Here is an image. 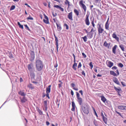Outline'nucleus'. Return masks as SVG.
Wrapping results in <instances>:
<instances>
[{
	"instance_id": "15",
	"label": "nucleus",
	"mask_w": 126,
	"mask_h": 126,
	"mask_svg": "<svg viewBox=\"0 0 126 126\" xmlns=\"http://www.w3.org/2000/svg\"><path fill=\"white\" fill-rule=\"evenodd\" d=\"M117 47V45H115L112 48V52L114 54H116V49Z\"/></svg>"
},
{
	"instance_id": "27",
	"label": "nucleus",
	"mask_w": 126,
	"mask_h": 126,
	"mask_svg": "<svg viewBox=\"0 0 126 126\" xmlns=\"http://www.w3.org/2000/svg\"><path fill=\"white\" fill-rule=\"evenodd\" d=\"M77 66V63L75 62L72 66V68L75 70H76V67Z\"/></svg>"
},
{
	"instance_id": "17",
	"label": "nucleus",
	"mask_w": 126,
	"mask_h": 126,
	"mask_svg": "<svg viewBox=\"0 0 126 126\" xmlns=\"http://www.w3.org/2000/svg\"><path fill=\"white\" fill-rule=\"evenodd\" d=\"M30 75L31 78H34L35 76V75L34 73V72L33 70L30 71Z\"/></svg>"
},
{
	"instance_id": "31",
	"label": "nucleus",
	"mask_w": 126,
	"mask_h": 126,
	"mask_svg": "<svg viewBox=\"0 0 126 126\" xmlns=\"http://www.w3.org/2000/svg\"><path fill=\"white\" fill-rule=\"evenodd\" d=\"M44 22L46 24H48L49 23L48 19H43Z\"/></svg>"
},
{
	"instance_id": "57",
	"label": "nucleus",
	"mask_w": 126,
	"mask_h": 126,
	"mask_svg": "<svg viewBox=\"0 0 126 126\" xmlns=\"http://www.w3.org/2000/svg\"><path fill=\"white\" fill-rule=\"evenodd\" d=\"M79 92L80 93L81 95H83V91L82 90H80L79 91Z\"/></svg>"
},
{
	"instance_id": "64",
	"label": "nucleus",
	"mask_w": 126,
	"mask_h": 126,
	"mask_svg": "<svg viewBox=\"0 0 126 126\" xmlns=\"http://www.w3.org/2000/svg\"><path fill=\"white\" fill-rule=\"evenodd\" d=\"M71 94L72 95H74V93L73 91L72 90H71Z\"/></svg>"
},
{
	"instance_id": "43",
	"label": "nucleus",
	"mask_w": 126,
	"mask_h": 126,
	"mask_svg": "<svg viewBox=\"0 0 126 126\" xmlns=\"http://www.w3.org/2000/svg\"><path fill=\"white\" fill-rule=\"evenodd\" d=\"M93 110L94 111V114H95V115L97 117H98V116H97V113L95 111V109H94V108H93Z\"/></svg>"
},
{
	"instance_id": "30",
	"label": "nucleus",
	"mask_w": 126,
	"mask_h": 126,
	"mask_svg": "<svg viewBox=\"0 0 126 126\" xmlns=\"http://www.w3.org/2000/svg\"><path fill=\"white\" fill-rule=\"evenodd\" d=\"M74 11L76 15L77 16L79 15V13L78 11L76 9H75L74 10Z\"/></svg>"
},
{
	"instance_id": "7",
	"label": "nucleus",
	"mask_w": 126,
	"mask_h": 126,
	"mask_svg": "<svg viewBox=\"0 0 126 126\" xmlns=\"http://www.w3.org/2000/svg\"><path fill=\"white\" fill-rule=\"evenodd\" d=\"M98 30L99 34L102 33L104 31V29L102 28L101 25H99V27L98 28Z\"/></svg>"
},
{
	"instance_id": "44",
	"label": "nucleus",
	"mask_w": 126,
	"mask_h": 126,
	"mask_svg": "<svg viewBox=\"0 0 126 126\" xmlns=\"http://www.w3.org/2000/svg\"><path fill=\"white\" fill-rule=\"evenodd\" d=\"M72 107H75V105L74 102L73 101L72 102Z\"/></svg>"
},
{
	"instance_id": "9",
	"label": "nucleus",
	"mask_w": 126,
	"mask_h": 126,
	"mask_svg": "<svg viewBox=\"0 0 126 126\" xmlns=\"http://www.w3.org/2000/svg\"><path fill=\"white\" fill-rule=\"evenodd\" d=\"M118 109L122 110H126V106L122 105H119L118 107Z\"/></svg>"
},
{
	"instance_id": "29",
	"label": "nucleus",
	"mask_w": 126,
	"mask_h": 126,
	"mask_svg": "<svg viewBox=\"0 0 126 126\" xmlns=\"http://www.w3.org/2000/svg\"><path fill=\"white\" fill-rule=\"evenodd\" d=\"M119 47L121 49L122 51H124L125 48L124 47V45H123L122 44L120 45Z\"/></svg>"
},
{
	"instance_id": "35",
	"label": "nucleus",
	"mask_w": 126,
	"mask_h": 126,
	"mask_svg": "<svg viewBox=\"0 0 126 126\" xmlns=\"http://www.w3.org/2000/svg\"><path fill=\"white\" fill-rule=\"evenodd\" d=\"M56 44V49H57V52H58V42H55Z\"/></svg>"
},
{
	"instance_id": "42",
	"label": "nucleus",
	"mask_w": 126,
	"mask_h": 126,
	"mask_svg": "<svg viewBox=\"0 0 126 126\" xmlns=\"http://www.w3.org/2000/svg\"><path fill=\"white\" fill-rule=\"evenodd\" d=\"M27 19L28 20H32L33 19V18L31 17L30 16L29 17H27Z\"/></svg>"
},
{
	"instance_id": "32",
	"label": "nucleus",
	"mask_w": 126,
	"mask_h": 126,
	"mask_svg": "<svg viewBox=\"0 0 126 126\" xmlns=\"http://www.w3.org/2000/svg\"><path fill=\"white\" fill-rule=\"evenodd\" d=\"M17 24L20 28H21L22 29H23V25H21L19 22H18Z\"/></svg>"
},
{
	"instance_id": "34",
	"label": "nucleus",
	"mask_w": 126,
	"mask_h": 126,
	"mask_svg": "<svg viewBox=\"0 0 126 126\" xmlns=\"http://www.w3.org/2000/svg\"><path fill=\"white\" fill-rule=\"evenodd\" d=\"M93 122L94 125L96 126H98V125L97 123V122L95 119L94 120Z\"/></svg>"
},
{
	"instance_id": "26",
	"label": "nucleus",
	"mask_w": 126,
	"mask_h": 126,
	"mask_svg": "<svg viewBox=\"0 0 126 126\" xmlns=\"http://www.w3.org/2000/svg\"><path fill=\"white\" fill-rule=\"evenodd\" d=\"M110 74L111 75H112L114 76H117V75L114 71H110Z\"/></svg>"
},
{
	"instance_id": "38",
	"label": "nucleus",
	"mask_w": 126,
	"mask_h": 126,
	"mask_svg": "<svg viewBox=\"0 0 126 126\" xmlns=\"http://www.w3.org/2000/svg\"><path fill=\"white\" fill-rule=\"evenodd\" d=\"M44 105L45 107L47 106V100L44 101Z\"/></svg>"
},
{
	"instance_id": "12",
	"label": "nucleus",
	"mask_w": 126,
	"mask_h": 126,
	"mask_svg": "<svg viewBox=\"0 0 126 126\" xmlns=\"http://www.w3.org/2000/svg\"><path fill=\"white\" fill-rule=\"evenodd\" d=\"M114 88L115 90V91L117 92V93H121L122 92V90L121 89L120 87H118V88H117L116 87L114 86Z\"/></svg>"
},
{
	"instance_id": "54",
	"label": "nucleus",
	"mask_w": 126,
	"mask_h": 126,
	"mask_svg": "<svg viewBox=\"0 0 126 126\" xmlns=\"http://www.w3.org/2000/svg\"><path fill=\"white\" fill-rule=\"evenodd\" d=\"M82 74L83 75L84 77H85V73L84 72V71H83L82 72Z\"/></svg>"
},
{
	"instance_id": "3",
	"label": "nucleus",
	"mask_w": 126,
	"mask_h": 126,
	"mask_svg": "<svg viewBox=\"0 0 126 126\" xmlns=\"http://www.w3.org/2000/svg\"><path fill=\"white\" fill-rule=\"evenodd\" d=\"M77 98L78 99V101L80 105H82V99L80 97V95L79 93L77 92H76Z\"/></svg>"
},
{
	"instance_id": "6",
	"label": "nucleus",
	"mask_w": 126,
	"mask_h": 126,
	"mask_svg": "<svg viewBox=\"0 0 126 126\" xmlns=\"http://www.w3.org/2000/svg\"><path fill=\"white\" fill-rule=\"evenodd\" d=\"M31 59L30 60L31 61H33L35 58V54L34 52L33 51H31L30 53Z\"/></svg>"
},
{
	"instance_id": "51",
	"label": "nucleus",
	"mask_w": 126,
	"mask_h": 126,
	"mask_svg": "<svg viewBox=\"0 0 126 126\" xmlns=\"http://www.w3.org/2000/svg\"><path fill=\"white\" fill-rule=\"evenodd\" d=\"M52 15L54 17L56 16L57 15V14L55 13V14H54L53 13H52Z\"/></svg>"
},
{
	"instance_id": "61",
	"label": "nucleus",
	"mask_w": 126,
	"mask_h": 126,
	"mask_svg": "<svg viewBox=\"0 0 126 126\" xmlns=\"http://www.w3.org/2000/svg\"><path fill=\"white\" fill-rule=\"evenodd\" d=\"M9 57L10 58H13V56L12 54H9Z\"/></svg>"
},
{
	"instance_id": "18",
	"label": "nucleus",
	"mask_w": 126,
	"mask_h": 126,
	"mask_svg": "<svg viewBox=\"0 0 126 126\" xmlns=\"http://www.w3.org/2000/svg\"><path fill=\"white\" fill-rule=\"evenodd\" d=\"M51 85H50L48 86V87L46 88V93H49L50 92L51 87Z\"/></svg>"
},
{
	"instance_id": "14",
	"label": "nucleus",
	"mask_w": 126,
	"mask_h": 126,
	"mask_svg": "<svg viewBox=\"0 0 126 126\" xmlns=\"http://www.w3.org/2000/svg\"><path fill=\"white\" fill-rule=\"evenodd\" d=\"M32 64H31L28 65V69L30 71L33 70L32 68Z\"/></svg>"
},
{
	"instance_id": "49",
	"label": "nucleus",
	"mask_w": 126,
	"mask_h": 126,
	"mask_svg": "<svg viewBox=\"0 0 126 126\" xmlns=\"http://www.w3.org/2000/svg\"><path fill=\"white\" fill-rule=\"evenodd\" d=\"M117 67L116 66H114L112 68V70L117 69Z\"/></svg>"
},
{
	"instance_id": "59",
	"label": "nucleus",
	"mask_w": 126,
	"mask_h": 126,
	"mask_svg": "<svg viewBox=\"0 0 126 126\" xmlns=\"http://www.w3.org/2000/svg\"><path fill=\"white\" fill-rule=\"evenodd\" d=\"M75 109V107H72L71 110L72 111H74Z\"/></svg>"
},
{
	"instance_id": "45",
	"label": "nucleus",
	"mask_w": 126,
	"mask_h": 126,
	"mask_svg": "<svg viewBox=\"0 0 126 126\" xmlns=\"http://www.w3.org/2000/svg\"><path fill=\"white\" fill-rule=\"evenodd\" d=\"M64 26H65L66 27V29L67 30H68L69 29L68 26V25L66 24H64Z\"/></svg>"
},
{
	"instance_id": "41",
	"label": "nucleus",
	"mask_w": 126,
	"mask_h": 126,
	"mask_svg": "<svg viewBox=\"0 0 126 126\" xmlns=\"http://www.w3.org/2000/svg\"><path fill=\"white\" fill-rule=\"evenodd\" d=\"M89 65L90 66L91 69H92L93 67V65L92 64V62H91L89 63Z\"/></svg>"
},
{
	"instance_id": "36",
	"label": "nucleus",
	"mask_w": 126,
	"mask_h": 126,
	"mask_svg": "<svg viewBox=\"0 0 126 126\" xmlns=\"http://www.w3.org/2000/svg\"><path fill=\"white\" fill-rule=\"evenodd\" d=\"M82 38L83 39V40L84 42H86L87 41V38L86 36H85L84 37H82Z\"/></svg>"
},
{
	"instance_id": "48",
	"label": "nucleus",
	"mask_w": 126,
	"mask_h": 126,
	"mask_svg": "<svg viewBox=\"0 0 126 126\" xmlns=\"http://www.w3.org/2000/svg\"><path fill=\"white\" fill-rule=\"evenodd\" d=\"M82 54L84 58L86 57V56L84 53H82Z\"/></svg>"
},
{
	"instance_id": "23",
	"label": "nucleus",
	"mask_w": 126,
	"mask_h": 126,
	"mask_svg": "<svg viewBox=\"0 0 126 126\" xmlns=\"http://www.w3.org/2000/svg\"><path fill=\"white\" fill-rule=\"evenodd\" d=\"M21 102L22 103H24L26 102L27 100L25 97H23L22 98H21Z\"/></svg>"
},
{
	"instance_id": "13",
	"label": "nucleus",
	"mask_w": 126,
	"mask_h": 126,
	"mask_svg": "<svg viewBox=\"0 0 126 126\" xmlns=\"http://www.w3.org/2000/svg\"><path fill=\"white\" fill-rule=\"evenodd\" d=\"M109 20V18H108L107 20L106 23L105 25V28L107 30H109V24L108 23V22Z\"/></svg>"
},
{
	"instance_id": "60",
	"label": "nucleus",
	"mask_w": 126,
	"mask_h": 126,
	"mask_svg": "<svg viewBox=\"0 0 126 126\" xmlns=\"http://www.w3.org/2000/svg\"><path fill=\"white\" fill-rule=\"evenodd\" d=\"M44 16H45V19H48V17L46 15H45Z\"/></svg>"
},
{
	"instance_id": "10",
	"label": "nucleus",
	"mask_w": 126,
	"mask_h": 126,
	"mask_svg": "<svg viewBox=\"0 0 126 126\" xmlns=\"http://www.w3.org/2000/svg\"><path fill=\"white\" fill-rule=\"evenodd\" d=\"M106 63L107 66L110 68H111L113 65V63L110 61L107 62Z\"/></svg>"
},
{
	"instance_id": "20",
	"label": "nucleus",
	"mask_w": 126,
	"mask_h": 126,
	"mask_svg": "<svg viewBox=\"0 0 126 126\" xmlns=\"http://www.w3.org/2000/svg\"><path fill=\"white\" fill-rule=\"evenodd\" d=\"M54 7L59 9L62 12L64 11V9L58 5H54Z\"/></svg>"
},
{
	"instance_id": "2",
	"label": "nucleus",
	"mask_w": 126,
	"mask_h": 126,
	"mask_svg": "<svg viewBox=\"0 0 126 126\" xmlns=\"http://www.w3.org/2000/svg\"><path fill=\"white\" fill-rule=\"evenodd\" d=\"M81 105L82 109H81V111H82V110L85 114H88L89 113L88 106L85 104H83Z\"/></svg>"
},
{
	"instance_id": "47",
	"label": "nucleus",
	"mask_w": 126,
	"mask_h": 126,
	"mask_svg": "<svg viewBox=\"0 0 126 126\" xmlns=\"http://www.w3.org/2000/svg\"><path fill=\"white\" fill-rule=\"evenodd\" d=\"M94 18L93 20L92 21V25L94 27V26H95V24H94Z\"/></svg>"
},
{
	"instance_id": "52",
	"label": "nucleus",
	"mask_w": 126,
	"mask_h": 126,
	"mask_svg": "<svg viewBox=\"0 0 126 126\" xmlns=\"http://www.w3.org/2000/svg\"><path fill=\"white\" fill-rule=\"evenodd\" d=\"M47 94L46 95V96H47V97L48 99H49L50 98V97H49V93H46Z\"/></svg>"
},
{
	"instance_id": "56",
	"label": "nucleus",
	"mask_w": 126,
	"mask_h": 126,
	"mask_svg": "<svg viewBox=\"0 0 126 126\" xmlns=\"http://www.w3.org/2000/svg\"><path fill=\"white\" fill-rule=\"evenodd\" d=\"M121 83L123 86H126V85L125 84V83L124 82H121Z\"/></svg>"
},
{
	"instance_id": "53",
	"label": "nucleus",
	"mask_w": 126,
	"mask_h": 126,
	"mask_svg": "<svg viewBox=\"0 0 126 126\" xmlns=\"http://www.w3.org/2000/svg\"><path fill=\"white\" fill-rule=\"evenodd\" d=\"M115 112L116 113H117L120 116L122 117L121 114L120 113H119V112L117 111L116 110H115Z\"/></svg>"
},
{
	"instance_id": "11",
	"label": "nucleus",
	"mask_w": 126,
	"mask_h": 126,
	"mask_svg": "<svg viewBox=\"0 0 126 126\" xmlns=\"http://www.w3.org/2000/svg\"><path fill=\"white\" fill-rule=\"evenodd\" d=\"M110 44V43H108L106 41H105L104 42L103 45L105 47H107L109 49Z\"/></svg>"
},
{
	"instance_id": "63",
	"label": "nucleus",
	"mask_w": 126,
	"mask_h": 126,
	"mask_svg": "<svg viewBox=\"0 0 126 126\" xmlns=\"http://www.w3.org/2000/svg\"><path fill=\"white\" fill-rule=\"evenodd\" d=\"M46 124L47 126L48 125L50 124L49 123L48 121L46 122Z\"/></svg>"
},
{
	"instance_id": "22",
	"label": "nucleus",
	"mask_w": 126,
	"mask_h": 126,
	"mask_svg": "<svg viewBox=\"0 0 126 126\" xmlns=\"http://www.w3.org/2000/svg\"><path fill=\"white\" fill-rule=\"evenodd\" d=\"M101 98V100L104 103H105V102L106 101L107 99L105 97L103 96L102 95L100 96Z\"/></svg>"
},
{
	"instance_id": "33",
	"label": "nucleus",
	"mask_w": 126,
	"mask_h": 126,
	"mask_svg": "<svg viewBox=\"0 0 126 126\" xmlns=\"http://www.w3.org/2000/svg\"><path fill=\"white\" fill-rule=\"evenodd\" d=\"M87 35H89L90 38H91L93 37V33L91 32H89L87 34Z\"/></svg>"
},
{
	"instance_id": "55",
	"label": "nucleus",
	"mask_w": 126,
	"mask_h": 126,
	"mask_svg": "<svg viewBox=\"0 0 126 126\" xmlns=\"http://www.w3.org/2000/svg\"><path fill=\"white\" fill-rule=\"evenodd\" d=\"M116 72L117 73V76L119 74V72L118 69H117L116 70Z\"/></svg>"
},
{
	"instance_id": "62",
	"label": "nucleus",
	"mask_w": 126,
	"mask_h": 126,
	"mask_svg": "<svg viewBox=\"0 0 126 126\" xmlns=\"http://www.w3.org/2000/svg\"><path fill=\"white\" fill-rule=\"evenodd\" d=\"M66 1L67 2L68 4V6H69V2L68 0H66Z\"/></svg>"
},
{
	"instance_id": "40",
	"label": "nucleus",
	"mask_w": 126,
	"mask_h": 126,
	"mask_svg": "<svg viewBox=\"0 0 126 126\" xmlns=\"http://www.w3.org/2000/svg\"><path fill=\"white\" fill-rule=\"evenodd\" d=\"M119 67H120L121 68L123 66V65L121 63H119L118 65Z\"/></svg>"
},
{
	"instance_id": "39",
	"label": "nucleus",
	"mask_w": 126,
	"mask_h": 126,
	"mask_svg": "<svg viewBox=\"0 0 126 126\" xmlns=\"http://www.w3.org/2000/svg\"><path fill=\"white\" fill-rule=\"evenodd\" d=\"M24 26L25 27L26 29V30H28L29 31H30V29H29V27L27 25H24Z\"/></svg>"
},
{
	"instance_id": "37",
	"label": "nucleus",
	"mask_w": 126,
	"mask_h": 126,
	"mask_svg": "<svg viewBox=\"0 0 126 126\" xmlns=\"http://www.w3.org/2000/svg\"><path fill=\"white\" fill-rule=\"evenodd\" d=\"M15 8V5H12V6L10 8V10H12L14 9Z\"/></svg>"
},
{
	"instance_id": "46",
	"label": "nucleus",
	"mask_w": 126,
	"mask_h": 126,
	"mask_svg": "<svg viewBox=\"0 0 126 126\" xmlns=\"http://www.w3.org/2000/svg\"><path fill=\"white\" fill-rule=\"evenodd\" d=\"M54 37H55V42H58V40L57 39V37H56V36H55V34H54Z\"/></svg>"
},
{
	"instance_id": "25",
	"label": "nucleus",
	"mask_w": 126,
	"mask_h": 126,
	"mask_svg": "<svg viewBox=\"0 0 126 126\" xmlns=\"http://www.w3.org/2000/svg\"><path fill=\"white\" fill-rule=\"evenodd\" d=\"M36 109L39 112V114L41 115H42L43 114L42 111L40 109H39L38 107H37Z\"/></svg>"
},
{
	"instance_id": "58",
	"label": "nucleus",
	"mask_w": 126,
	"mask_h": 126,
	"mask_svg": "<svg viewBox=\"0 0 126 126\" xmlns=\"http://www.w3.org/2000/svg\"><path fill=\"white\" fill-rule=\"evenodd\" d=\"M73 56L74 58V62H75V56L74 54H73Z\"/></svg>"
},
{
	"instance_id": "24",
	"label": "nucleus",
	"mask_w": 126,
	"mask_h": 126,
	"mask_svg": "<svg viewBox=\"0 0 126 126\" xmlns=\"http://www.w3.org/2000/svg\"><path fill=\"white\" fill-rule=\"evenodd\" d=\"M18 94L22 96H24L26 95V94L24 92L21 91L18 92Z\"/></svg>"
},
{
	"instance_id": "28",
	"label": "nucleus",
	"mask_w": 126,
	"mask_h": 126,
	"mask_svg": "<svg viewBox=\"0 0 126 126\" xmlns=\"http://www.w3.org/2000/svg\"><path fill=\"white\" fill-rule=\"evenodd\" d=\"M102 118L103 121L106 124H107V118L105 116L103 117Z\"/></svg>"
},
{
	"instance_id": "21",
	"label": "nucleus",
	"mask_w": 126,
	"mask_h": 126,
	"mask_svg": "<svg viewBox=\"0 0 126 126\" xmlns=\"http://www.w3.org/2000/svg\"><path fill=\"white\" fill-rule=\"evenodd\" d=\"M56 25L57 26L58 31H60L62 29V28L60 25L58 24L57 23H56Z\"/></svg>"
},
{
	"instance_id": "50",
	"label": "nucleus",
	"mask_w": 126,
	"mask_h": 126,
	"mask_svg": "<svg viewBox=\"0 0 126 126\" xmlns=\"http://www.w3.org/2000/svg\"><path fill=\"white\" fill-rule=\"evenodd\" d=\"M81 66V63L80 62L79 63V64L78 65V68L80 67Z\"/></svg>"
},
{
	"instance_id": "19",
	"label": "nucleus",
	"mask_w": 126,
	"mask_h": 126,
	"mask_svg": "<svg viewBox=\"0 0 126 126\" xmlns=\"http://www.w3.org/2000/svg\"><path fill=\"white\" fill-rule=\"evenodd\" d=\"M113 80L114 82L115 83L118 85H120V83L119 81L117 78H115L113 79Z\"/></svg>"
},
{
	"instance_id": "16",
	"label": "nucleus",
	"mask_w": 126,
	"mask_h": 126,
	"mask_svg": "<svg viewBox=\"0 0 126 126\" xmlns=\"http://www.w3.org/2000/svg\"><path fill=\"white\" fill-rule=\"evenodd\" d=\"M112 37L113 38L115 39L118 42L119 41V38L117 37L115 33H114L112 34Z\"/></svg>"
},
{
	"instance_id": "1",
	"label": "nucleus",
	"mask_w": 126,
	"mask_h": 126,
	"mask_svg": "<svg viewBox=\"0 0 126 126\" xmlns=\"http://www.w3.org/2000/svg\"><path fill=\"white\" fill-rule=\"evenodd\" d=\"M36 68L39 71H41L43 67V63L42 61L39 60H37L36 61Z\"/></svg>"
},
{
	"instance_id": "4",
	"label": "nucleus",
	"mask_w": 126,
	"mask_h": 126,
	"mask_svg": "<svg viewBox=\"0 0 126 126\" xmlns=\"http://www.w3.org/2000/svg\"><path fill=\"white\" fill-rule=\"evenodd\" d=\"M83 0H80L79 2V4L81 7L84 10L85 12H86V7L83 3Z\"/></svg>"
},
{
	"instance_id": "5",
	"label": "nucleus",
	"mask_w": 126,
	"mask_h": 126,
	"mask_svg": "<svg viewBox=\"0 0 126 126\" xmlns=\"http://www.w3.org/2000/svg\"><path fill=\"white\" fill-rule=\"evenodd\" d=\"M89 14H87L86 15V18L85 20V23L87 26L89 25L90 24V22L89 19Z\"/></svg>"
},
{
	"instance_id": "8",
	"label": "nucleus",
	"mask_w": 126,
	"mask_h": 126,
	"mask_svg": "<svg viewBox=\"0 0 126 126\" xmlns=\"http://www.w3.org/2000/svg\"><path fill=\"white\" fill-rule=\"evenodd\" d=\"M68 18L71 21H73V18L72 13L71 12L69 13L68 15Z\"/></svg>"
}]
</instances>
